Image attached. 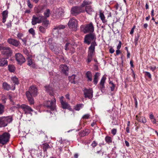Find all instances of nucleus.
Returning a JSON list of instances; mask_svg holds the SVG:
<instances>
[{
  "instance_id": "obj_45",
  "label": "nucleus",
  "mask_w": 158,
  "mask_h": 158,
  "mask_svg": "<svg viewBox=\"0 0 158 158\" xmlns=\"http://www.w3.org/2000/svg\"><path fill=\"white\" fill-rule=\"evenodd\" d=\"M144 73L145 76L148 77L149 79L152 78V75L150 72L146 71L144 72Z\"/></svg>"
},
{
  "instance_id": "obj_53",
  "label": "nucleus",
  "mask_w": 158,
  "mask_h": 158,
  "mask_svg": "<svg viewBox=\"0 0 158 158\" xmlns=\"http://www.w3.org/2000/svg\"><path fill=\"white\" fill-rule=\"evenodd\" d=\"M111 133L113 135H115L117 132V129L115 128L111 130Z\"/></svg>"
},
{
  "instance_id": "obj_50",
  "label": "nucleus",
  "mask_w": 158,
  "mask_h": 158,
  "mask_svg": "<svg viewBox=\"0 0 158 158\" xmlns=\"http://www.w3.org/2000/svg\"><path fill=\"white\" fill-rule=\"evenodd\" d=\"M149 68L152 72H154L155 70L156 69V66H150L149 67Z\"/></svg>"
},
{
  "instance_id": "obj_36",
  "label": "nucleus",
  "mask_w": 158,
  "mask_h": 158,
  "mask_svg": "<svg viewBox=\"0 0 158 158\" xmlns=\"http://www.w3.org/2000/svg\"><path fill=\"white\" fill-rule=\"evenodd\" d=\"M105 141L108 143H111L112 142V139L109 136H107L105 138Z\"/></svg>"
},
{
  "instance_id": "obj_1",
  "label": "nucleus",
  "mask_w": 158,
  "mask_h": 158,
  "mask_svg": "<svg viewBox=\"0 0 158 158\" xmlns=\"http://www.w3.org/2000/svg\"><path fill=\"white\" fill-rule=\"evenodd\" d=\"M96 35L94 33H91L86 35L84 39V43L88 45L90 44L88 48V55L86 61L87 64L90 63L95 53V47L97 46L96 42Z\"/></svg>"
},
{
  "instance_id": "obj_49",
  "label": "nucleus",
  "mask_w": 158,
  "mask_h": 158,
  "mask_svg": "<svg viewBox=\"0 0 158 158\" xmlns=\"http://www.w3.org/2000/svg\"><path fill=\"white\" fill-rule=\"evenodd\" d=\"M98 145V143L95 141H94L92 143L91 145L92 147L93 148H95Z\"/></svg>"
},
{
  "instance_id": "obj_17",
  "label": "nucleus",
  "mask_w": 158,
  "mask_h": 158,
  "mask_svg": "<svg viewBox=\"0 0 158 158\" xmlns=\"http://www.w3.org/2000/svg\"><path fill=\"white\" fill-rule=\"evenodd\" d=\"M60 69L61 71L65 75H67L69 68L65 64L61 65L60 66Z\"/></svg>"
},
{
  "instance_id": "obj_2",
  "label": "nucleus",
  "mask_w": 158,
  "mask_h": 158,
  "mask_svg": "<svg viewBox=\"0 0 158 158\" xmlns=\"http://www.w3.org/2000/svg\"><path fill=\"white\" fill-rule=\"evenodd\" d=\"M13 119L12 116L2 117L0 118V127L6 126L8 123H11Z\"/></svg>"
},
{
  "instance_id": "obj_4",
  "label": "nucleus",
  "mask_w": 158,
  "mask_h": 158,
  "mask_svg": "<svg viewBox=\"0 0 158 158\" xmlns=\"http://www.w3.org/2000/svg\"><path fill=\"white\" fill-rule=\"evenodd\" d=\"M78 24L77 20L73 17L70 19L68 23L69 28L74 31L77 30Z\"/></svg>"
},
{
  "instance_id": "obj_27",
  "label": "nucleus",
  "mask_w": 158,
  "mask_h": 158,
  "mask_svg": "<svg viewBox=\"0 0 158 158\" xmlns=\"http://www.w3.org/2000/svg\"><path fill=\"white\" fill-rule=\"evenodd\" d=\"M85 76L87 78V81H90L92 80V75L91 72L90 71H87L85 74Z\"/></svg>"
},
{
  "instance_id": "obj_19",
  "label": "nucleus",
  "mask_w": 158,
  "mask_h": 158,
  "mask_svg": "<svg viewBox=\"0 0 158 158\" xmlns=\"http://www.w3.org/2000/svg\"><path fill=\"white\" fill-rule=\"evenodd\" d=\"M8 64V62L6 59L0 58V66L4 67L6 66Z\"/></svg>"
},
{
  "instance_id": "obj_23",
  "label": "nucleus",
  "mask_w": 158,
  "mask_h": 158,
  "mask_svg": "<svg viewBox=\"0 0 158 158\" xmlns=\"http://www.w3.org/2000/svg\"><path fill=\"white\" fill-rule=\"evenodd\" d=\"M100 75V73H96L94 75V78L93 80V82L94 85H96L98 82L99 77Z\"/></svg>"
},
{
  "instance_id": "obj_60",
  "label": "nucleus",
  "mask_w": 158,
  "mask_h": 158,
  "mask_svg": "<svg viewBox=\"0 0 158 158\" xmlns=\"http://www.w3.org/2000/svg\"><path fill=\"white\" fill-rule=\"evenodd\" d=\"M65 97H66V98L68 99L69 100H70L69 94H66L65 95Z\"/></svg>"
},
{
  "instance_id": "obj_38",
  "label": "nucleus",
  "mask_w": 158,
  "mask_h": 158,
  "mask_svg": "<svg viewBox=\"0 0 158 158\" xmlns=\"http://www.w3.org/2000/svg\"><path fill=\"white\" fill-rule=\"evenodd\" d=\"M83 106L82 104H77L75 106L74 109L75 110L78 111L82 108Z\"/></svg>"
},
{
  "instance_id": "obj_63",
  "label": "nucleus",
  "mask_w": 158,
  "mask_h": 158,
  "mask_svg": "<svg viewBox=\"0 0 158 158\" xmlns=\"http://www.w3.org/2000/svg\"><path fill=\"white\" fill-rule=\"evenodd\" d=\"M125 144L126 145V146H127V147H129V142L127 140H125Z\"/></svg>"
},
{
  "instance_id": "obj_44",
  "label": "nucleus",
  "mask_w": 158,
  "mask_h": 158,
  "mask_svg": "<svg viewBox=\"0 0 158 158\" xmlns=\"http://www.w3.org/2000/svg\"><path fill=\"white\" fill-rule=\"evenodd\" d=\"M29 32L32 35H35V31L33 28H31L30 29L28 30Z\"/></svg>"
},
{
  "instance_id": "obj_16",
  "label": "nucleus",
  "mask_w": 158,
  "mask_h": 158,
  "mask_svg": "<svg viewBox=\"0 0 158 158\" xmlns=\"http://www.w3.org/2000/svg\"><path fill=\"white\" fill-rule=\"evenodd\" d=\"M25 94L29 105H34L35 102L33 96L31 95L29 93Z\"/></svg>"
},
{
  "instance_id": "obj_48",
  "label": "nucleus",
  "mask_w": 158,
  "mask_h": 158,
  "mask_svg": "<svg viewBox=\"0 0 158 158\" xmlns=\"http://www.w3.org/2000/svg\"><path fill=\"white\" fill-rule=\"evenodd\" d=\"M23 42V44L25 46L27 45V39L26 38H24L23 39H21Z\"/></svg>"
},
{
  "instance_id": "obj_64",
  "label": "nucleus",
  "mask_w": 158,
  "mask_h": 158,
  "mask_svg": "<svg viewBox=\"0 0 158 158\" xmlns=\"http://www.w3.org/2000/svg\"><path fill=\"white\" fill-rule=\"evenodd\" d=\"M130 64L131 65V67H134L133 65V62L132 60H131L130 61Z\"/></svg>"
},
{
  "instance_id": "obj_14",
  "label": "nucleus",
  "mask_w": 158,
  "mask_h": 158,
  "mask_svg": "<svg viewBox=\"0 0 158 158\" xmlns=\"http://www.w3.org/2000/svg\"><path fill=\"white\" fill-rule=\"evenodd\" d=\"M2 53L3 55L7 56H11L12 53L10 48L9 47H4L3 48Z\"/></svg>"
},
{
  "instance_id": "obj_43",
  "label": "nucleus",
  "mask_w": 158,
  "mask_h": 158,
  "mask_svg": "<svg viewBox=\"0 0 158 158\" xmlns=\"http://www.w3.org/2000/svg\"><path fill=\"white\" fill-rule=\"evenodd\" d=\"M65 27V26L63 25H60L58 26H56V27H55V28H54V29L56 30V29H63Z\"/></svg>"
},
{
  "instance_id": "obj_6",
  "label": "nucleus",
  "mask_w": 158,
  "mask_h": 158,
  "mask_svg": "<svg viewBox=\"0 0 158 158\" xmlns=\"http://www.w3.org/2000/svg\"><path fill=\"white\" fill-rule=\"evenodd\" d=\"M44 19V16L42 15H39L37 16L33 15L32 17L31 24L34 25L37 23H40Z\"/></svg>"
},
{
  "instance_id": "obj_29",
  "label": "nucleus",
  "mask_w": 158,
  "mask_h": 158,
  "mask_svg": "<svg viewBox=\"0 0 158 158\" xmlns=\"http://www.w3.org/2000/svg\"><path fill=\"white\" fill-rule=\"evenodd\" d=\"M61 103L62 107L64 109H66L68 108L70 106L69 104L65 101L61 102Z\"/></svg>"
},
{
  "instance_id": "obj_57",
  "label": "nucleus",
  "mask_w": 158,
  "mask_h": 158,
  "mask_svg": "<svg viewBox=\"0 0 158 158\" xmlns=\"http://www.w3.org/2000/svg\"><path fill=\"white\" fill-rule=\"evenodd\" d=\"M23 52L27 55H28L29 54L28 51L26 49L23 50Z\"/></svg>"
},
{
  "instance_id": "obj_3",
  "label": "nucleus",
  "mask_w": 158,
  "mask_h": 158,
  "mask_svg": "<svg viewBox=\"0 0 158 158\" xmlns=\"http://www.w3.org/2000/svg\"><path fill=\"white\" fill-rule=\"evenodd\" d=\"M52 97V100L51 101L48 100L45 102L44 105L48 109H50L51 111H53L56 109V100L54 96Z\"/></svg>"
},
{
  "instance_id": "obj_62",
  "label": "nucleus",
  "mask_w": 158,
  "mask_h": 158,
  "mask_svg": "<svg viewBox=\"0 0 158 158\" xmlns=\"http://www.w3.org/2000/svg\"><path fill=\"white\" fill-rule=\"evenodd\" d=\"M116 55H118L119 54L121 53V52L119 50V49H117L116 51Z\"/></svg>"
},
{
  "instance_id": "obj_18",
  "label": "nucleus",
  "mask_w": 158,
  "mask_h": 158,
  "mask_svg": "<svg viewBox=\"0 0 158 158\" xmlns=\"http://www.w3.org/2000/svg\"><path fill=\"white\" fill-rule=\"evenodd\" d=\"M45 91L48 93L52 97H53V90L52 88L49 85H47L44 86Z\"/></svg>"
},
{
  "instance_id": "obj_13",
  "label": "nucleus",
  "mask_w": 158,
  "mask_h": 158,
  "mask_svg": "<svg viewBox=\"0 0 158 158\" xmlns=\"http://www.w3.org/2000/svg\"><path fill=\"white\" fill-rule=\"evenodd\" d=\"M20 107L22 109L25 114H30L31 112L33 111V109L30 106L24 104H23L21 105Z\"/></svg>"
},
{
  "instance_id": "obj_33",
  "label": "nucleus",
  "mask_w": 158,
  "mask_h": 158,
  "mask_svg": "<svg viewBox=\"0 0 158 158\" xmlns=\"http://www.w3.org/2000/svg\"><path fill=\"white\" fill-rule=\"evenodd\" d=\"M8 70L11 73H14L15 70V67L13 65L10 64L8 66Z\"/></svg>"
},
{
  "instance_id": "obj_41",
  "label": "nucleus",
  "mask_w": 158,
  "mask_h": 158,
  "mask_svg": "<svg viewBox=\"0 0 158 158\" xmlns=\"http://www.w3.org/2000/svg\"><path fill=\"white\" fill-rule=\"evenodd\" d=\"M27 65L29 66H31V65H32V66L33 68L35 67V65H32L33 64V62L32 61V60L31 59L28 58L27 59Z\"/></svg>"
},
{
  "instance_id": "obj_42",
  "label": "nucleus",
  "mask_w": 158,
  "mask_h": 158,
  "mask_svg": "<svg viewBox=\"0 0 158 158\" xmlns=\"http://www.w3.org/2000/svg\"><path fill=\"white\" fill-rule=\"evenodd\" d=\"M70 44L69 43H66L64 46V49L65 50L67 51L69 50V46L70 45Z\"/></svg>"
},
{
  "instance_id": "obj_26",
  "label": "nucleus",
  "mask_w": 158,
  "mask_h": 158,
  "mask_svg": "<svg viewBox=\"0 0 158 158\" xmlns=\"http://www.w3.org/2000/svg\"><path fill=\"white\" fill-rule=\"evenodd\" d=\"M136 118L137 121L143 123H145L146 122V119L143 116L139 117L138 115H136Z\"/></svg>"
},
{
  "instance_id": "obj_8",
  "label": "nucleus",
  "mask_w": 158,
  "mask_h": 158,
  "mask_svg": "<svg viewBox=\"0 0 158 158\" xmlns=\"http://www.w3.org/2000/svg\"><path fill=\"white\" fill-rule=\"evenodd\" d=\"M30 94L31 95L34 97L36 96L38 94V89L37 87L34 85L30 86L28 89V90L26 91L25 94L27 93Z\"/></svg>"
},
{
  "instance_id": "obj_39",
  "label": "nucleus",
  "mask_w": 158,
  "mask_h": 158,
  "mask_svg": "<svg viewBox=\"0 0 158 158\" xmlns=\"http://www.w3.org/2000/svg\"><path fill=\"white\" fill-rule=\"evenodd\" d=\"M4 106L2 104H0V115L2 114L4 112Z\"/></svg>"
},
{
  "instance_id": "obj_61",
  "label": "nucleus",
  "mask_w": 158,
  "mask_h": 158,
  "mask_svg": "<svg viewBox=\"0 0 158 158\" xmlns=\"http://www.w3.org/2000/svg\"><path fill=\"white\" fill-rule=\"evenodd\" d=\"M149 118L151 120H152L155 118L153 115L152 114H150Z\"/></svg>"
},
{
  "instance_id": "obj_59",
  "label": "nucleus",
  "mask_w": 158,
  "mask_h": 158,
  "mask_svg": "<svg viewBox=\"0 0 158 158\" xmlns=\"http://www.w3.org/2000/svg\"><path fill=\"white\" fill-rule=\"evenodd\" d=\"M114 52V50L113 48H111L110 49L109 52L110 53L112 54Z\"/></svg>"
},
{
  "instance_id": "obj_47",
  "label": "nucleus",
  "mask_w": 158,
  "mask_h": 158,
  "mask_svg": "<svg viewBox=\"0 0 158 158\" xmlns=\"http://www.w3.org/2000/svg\"><path fill=\"white\" fill-rule=\"evenodd\" d=\"M90 115L89 114H86L84 115L82 117L83 119H88L90 118Z\"/></svg>"
},
{
  "instance_id": "obj_21",
  "label": "nucleus",
  "mask_w": 158,
  "mask_h": 158,
  "mask_svg": "<svg viewBox=\"0 0 158 158\" xmlns=\"http://www.w3.org/2000/svg\"><path fill=\"white\" fill-rule=\"evenodd\" d=\"M99 17L101 20H102V22L103 23H107V20L106 19L105 16L103 12H102L101 10L99 12Z\"/></svg>"
},
{
  "instance_id": "obj_30",
  "label": "nucleus",
  "mask_w": 158,
  "mask_h": 158,
  "mask_svg": "<svg viewBox=\"0 0 158 158\" xmlns=\"http://www.w3.org/2000/svg\"><path fill=\"white\" fill-rule=\"evenodd\" d=\"M11 79L13 83L15 84V85H18L19 84L18 79L16 76L12 77Z\"/></svg>"
},
{
  "instance_id": "obj_46",
  "label": "nucleus",
  "mask_w": 158,
  "mask_h": 158,
  "mask_svg": "<svg viewBox=\"0 0 158 158\" xmlns=\"http://www.w3.org/2000/svg\"><path fill=\"white\" fill-rule=\"evenodd\" d=\"M8 98L10 100V101L11 102H13V95L12 94H8Z\"/></svg>"
},
{
  "instance_id": "obj_10",
  "label": "nucleus",
  "mask_w": 158,
  "mask_h": 158,
  "mask_svg": "<svg viewBox=\"0 0 158 158\" xmlns=\"http://www.w3.org/2000/svg\"><path fill=\"white\" fill-rule=\"evenodd\" d=\"M15 59L18 64L21 65L25 62V59L23 55L19 53H17L15 54Z\"/></svg>"
},
{
  "instance_id": "obj_7",
  "label": "nucleus",
  "mask_w": 158,
  "mask_h": 158,
  "mask_svg": "<svg viewBox=\"0 0 158 158\" xmlns=\"http://www.w3.org/2000/svg\"><path fill=\"white\" fill-rule=\"evenodd\" d=\"M94 27L92 22L86 24L83 30L84 33H93L94 31Z\"/></svg>"
},
{
  "instance_id": "obj_35",
  "label": "nucleus",
  "mask_w": 158,
  "mask_h": 158,
  "mask_svg": "<svg viewBox=\"0 0 158 158\" xmlns=\"http://www.w3.org/2000/svg\"><path fill=\"white\" fill-rule=\"evenodd\" d=\"M47 28L43 26H40L39 27V30L40 32L42 33H45L46 32V30Z\"/></svg>"
},
{
  "instance_id": "obj_5",
  "label": "nucleus",
  "mask_w": 158,
  "mask_h": 158,
  "mask_svg": "<svg viewBox=\"0 0 158 158\" xmlns=\"http://www.w3.org/2000/svg\"><path fill=\"white\" fill-rule=\"evenodd\" d=\"M10 135L7 132H4L0 135V143L4 145L6 144L9 140Z\"/></svg>"
},
{
  "instance_id": "obj_28",
  "label": "nucleus",
  "mask_w": 158,
  "mask_h": 158,
  "mask_svg": "<svg viewBox=\"0 0 158 158\" xmlns=\"http://www.w3.org/2000/svg\"><path fill=\"white\" fill-rule=\"evenodd\" d=\"M92 2L91 1H89L88 0H84L81 5L82 7H84L86 6H90Z\"/></svg>"
},
{
  "instance_id": "obj_31",
  "label": "nucleus",
  "mask_w": 158,
  "mask_h": 158,
  "mask_svg": "<svg viewBox=\"0 0 158 158\" xmlns=\"http://www.w3.org/2000/svg\"><path fill=\"white\" fill-rule=\"evenodd\" d=\"M75 77L76 75H73L72 76L69 77V81L71 83L74 84L76 83V82L75 81Z\"/></svg>"
},
{
  "instance_id": "obj_15",
  "label": "nucleus",
  "mask_w": 158,
  "mask_h": 158,
  "mask_svg": "<svg viewBox=\"0 0 158 158\" xmlns=\"http://www.w3.org/2000/svg\"><path fill=\"white\" fill-rule=\"evenodd\" d=\"M106 79V77L104 76H103L98 84V88L101 90L102 92L105 90V84Z\"/></svg>"
},
{
  "instance_id": "obj_34",
  "label": "nucleus",
  "mask_w": 158,
  "mask_h": 158,
  "mask_svg": "<svg viewBox=\"0 0 158 158\" xmlns=\"http://www.w3.org/2000/svg\"><path fill=\"white\" fill-rule=\"evenodd\" d=\"M50 14V10L49 9H46V11L44 13V19H46L47 18L49 17Z\"/></svg>"
},
{
  "instance_id": "obj_56",
  "label": "nucleus",
  "mask_w": 158,
  "mask_h": 158,
  "mask_svg": "<svg viewBox=\"0 0 158 158\" xmlns=\"http://www.w3.org/2000/svg\"><path fill=\"white\" fill-rule=\"evenodd\" d=\"M27 3L28 6L30 8H31L33 7V5L31 3L30 1L28 0L27 1Z\"/></svg>"
},
{
  "instance_id": "obj_9",
  "label": "nucleus",
  "mask_w": 158,
  "mask_h": 158,
  "mask_svg": "<svg viewBox=\"0 0 158 158\" xmlns=\"http://www.w3.org/2000/svg\"><path fill=\"white\" fill-rule=\"evenodd\" d=\"M83 91L85 98L91 99L93 98V92L92 88H90L89 89H87L85 88L83 90Z\"/></svg>"
},
{
  "instance_id": "obj_22",
  "label": "nucleus",
  "mask_w": 158,
  "mask_h": 158,
  "mask_svg": "<svg viewBox=\"0 0 158 158\" xmlns=\"http://www.w3.org/2000/svg\"><path fill=\"white\" fill-rule=\"evenodd\" d=\"M8 12L7 10H5L3 11L2 13V22L3 23H4L6 20V19L8 16Z\"/></svg>"
},
{
  "instance_id": "obj_25",
  "label": "nucleus",
  "mask_w": 158,
  "mask_h": 158,
  "mask_svg": "<svg viewBox=\"0 0 158 158\" xmlns=\"http://www.w3.org/2000/svg\"><path fill=\"white\" fill-rule=\"evenodd\" d=\"M2 88L5 90L9 91L11 89V86L6 82H4L2 84Z\"/></svg>"
},
{
  "instance_id": "obj_51",
  "label": "nucleus",
  "mask_w": 158,
  "mask_h": 158,
  "mask_svg": "<svg viewBox=\"0 0 158 158\" xmlns=\"http://www.w3.org/2000/svg\"><path fill=\"white\" fill-rule=\"evenodd\" d=\"M23 35L22 33H18L17 35V37L20 40L22 39V37H23Z\"/></svg>"
},
{
  "instance_id": "obj_52",
  "label": "nucleus",
  "mask_w": 158,
  "mask_h": 158,
  "mask_svg": "<svg viewBox=\"0 0 158 158\" xmlns=\"http://www.w3.org/2000/svg\"><path fill=\"white\" fill-rule=\"evenodd\" d=\"M6 99L7 98L5 97V96H2V101L4 104L6 103Z\"/></svg>"
},
{
  "instance_id": "obj_12",
  "label": "nucleus",
  "mask_w": 158,
  "mask_h": 158,
  "mask_svg": "<svg viewBox=\"0 0 158 158\" xmlns=\"http://www.w3.org/2000/svg\"><path fill=\"white\" fill-rule=\"evenodd\" d=\"M7 42L9 44L16 47L19 46L20 45V42L19 40L11 38L7 39Z\"/></svg>"
},
{
  "instance_id": "obj_54",
  "label": "nucleus",
  "mask_w": 158,
  "mask_h": 158,
  "mask_svg": "<svg viewBox=\"0 0 158 158\" xmlns=\"http://www.w3.org/2000/svg\"><path fill=\"white\" fill-rule=\"evenodd\" d=\"M139 33H137L135 37L134 41H138L139 39Z\"/></svg>"
},
{
  "instance_id": "obj_55",
  "label": "nucleus",
  "mask_w": 158,
  "mask_h": 158,
  "mask_svg": "<svg viewBox=\"0 0 158 158\" xmlns=\"http://www.w3.org/2000/svg\"><path fill=\"white\" fill-rule=\"evenodd\" d=\"M122 45V43L120 41H119L117 47V49H120L121 48Z\"/></svg>"
},
{
  "instance_id": "obj_11",
  "label": "nucleus",
  "mask_w": 158,
  "mask_h": 158,
  "mask_svg": "<svg viewBox=\"0 0 158 158\" xmlns=\"http://www.w3.org/2000/svg\"><path fill=\"white\" fill-rule=\"evenodd\" d=\"M81 12V8L79 6H75L72 7L70 11L71 14L73 16H76Z\"/></svg>"
},
{
  "instance_id": "obj_24",
  "label": "nucleus",
  "mask_w": 158,
  "mask_h": 158,
  "mask_svg": "<svg viewBox=\"0 0 158 158\" xmlns=\"http://www.w3.org/2000/svg\"><path fill=\"white\" fill-rule=\"evenodd\" d=\"M85 10L87 13L90 15L94 11V9L91 6H86L85 7Z\"/></svg>"
},
{
  "instance_id": "obj_32",
  "label": "nucleus",
  "mask_w": 158,
  "mask_h": 158,
  "mask_svg": "<svg viewBox=\"0 0 158 158\" xmlns=\"http://www.w3.org/2000/svg\"><path fill=\"white\" fill-rule=\"evenodd\" d=\"M43 149L44 152H46L48 149L51 148L50 146L48 143H45L43 144Z\"/></svg>"
},
{
  "instance_id": "obj_20",
  "label": "nucleus",
  "mask_w": 158,
  "mask_h": 158,
  "mask_svg": "<svg viewBox=\"0 0 158 158\" xmlns=\"http://www.w3.org/2000/svg\"><path fill=\"white\" fill-rule=\"evenodd\" d=\"M90 131L89 129H85L84 130L81 131L79 133V135L81 137H83L87 135L89 133Z\"/></svg>"
},
{
  "instance_id": "obj_58",
  "label": "nucleus",
  "mask_w": 158,
  "mask_h": 158,
  "mask_svg": "<svg viewBox=\"0 0 158 158\" xmlns=\"http://www.w3.org/2000/svg\"><path fill=\"white\" fill-rule=\"evenodd\" d=\"M96 153L99 154H102V156L103 155V152H102L101 150H100L99 151H97L96 152Z\"/></svg>"
},
{
  "instance_id": "obj_37",
  "label": "nucleus",
  "mask_w": 158,
  "mask_h": 158,
  "mask_svg": "<svg viewBox=\"0 0 158 158\" xmlns=\"http://www.w3.org/2000/svg\"><path fill=\"white\" fill-rule=\"evenodd\" d=\"M45 19H44L42 21V22H43L42 25H43V26L47 28L48 24L49 23V21L48 20H44Z\"/></svg>"
},
{
  "instance_id": "obj_40",
  "label": "nucleus",
  "mask_w": 158,
  "mask_h": 158,
  "mask_svg": "<svg viewBox=\"0 0 158 158\" xmlns=\"http://www.w3.org/2000/svg\"><path fill=\"white\" fill-rule=\"evenodd\" d=\"M109 84L111 85V86L110 87V88L111 89V91H113L115 89V85L114 84L112 81H110L109 82Z\"/></svg>"
}]
</instances>
